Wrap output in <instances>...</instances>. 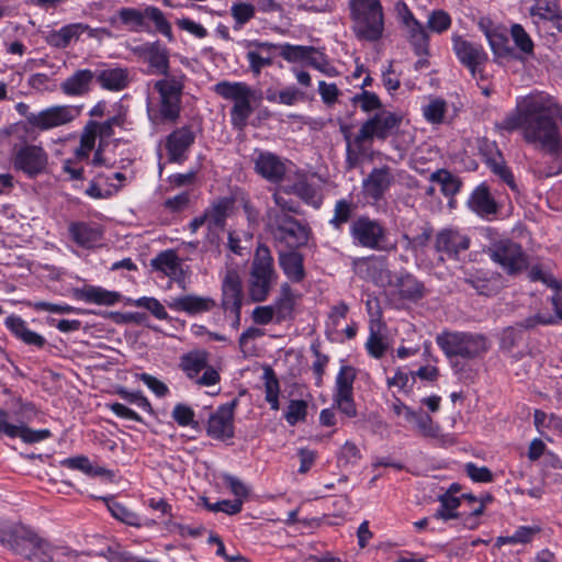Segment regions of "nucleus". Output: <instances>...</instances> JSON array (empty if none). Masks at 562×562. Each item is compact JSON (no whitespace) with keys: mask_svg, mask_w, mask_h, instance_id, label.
Segmentation results:
<instances>
[{"mask_svg":"<svg viewBox=\"0 0 562 562\" xmlns=\"http://www.w3.org/2000/svg\"><path fill=\"white\" fill-rule=\"evenodd\" d=\"M562 106L552 98L532 93L517 100L513 111L495 123L501 135L520 132L524 142L551 157L548 167L539 169L541 177L562 172Z\"/></svg>","mask_w":562,"mask_h":562,"instance_id":"obj_1","label":"nucleus"},{"mask_svg":"<svg viewBox=\"0 0 562 562\" xmlns=\"http://www.w3.org/2000/svg\"><path fill=\"white\" fill-rule=\"evenodd\" d=\"M134 53L148 64L150 74L164 76L153 85L158 100L156 105L148 106L149 119L154 123H176L181 112L186 76L169 72V52L158 41L138 46Z\"/></svg>","mask_w":562,"mask_h":562,"instance_id":"obj_2","label":"nucleus"},{"mask_svg":"<svg viewBox=\"0 0 562 562\" xmlns=\"http://www.w3.org/2000/svg\"><path fill=\"white\" fill-rule=\"evenodd\" d=\"M27 135L26 124H9L0 128V147L11 148V162L15 170L35 178L46 171L49 158L43 146L27 144Z\"/></svg>","mask_w":562,"mask_h":562,"instance_id":"obj_3","label":"nucleus"},{"mask_svg":"<svg viewBox=\"0 0 562 562\" xmlns=\"http://www.w3.org/2000/svg\"><path fill=\"white\" fill-rule=\"evenodd\" d=\"M357 371L351 366H341L336 380L333 393L331 407L323 408L318 416L322 427H335L337 425L336 409L348 418L357 416V406L353 400V383Z\"/></svg>","mask_w":562,"mask_h":562,"instance_id":"obj_4","label":"nucleus"},{"mask_svg":"<svg viewBox=\"0 0 562 562\" xmlns=\"http://www.w3.org/2000/svg\"><path fill=\"white\" fill-rule=\"evenodd\" d=\"M352 30L359 40L379 41L384 31V15L380 0H350Z\"/></svg>","mask_w":562,"mask_h":562,"instance_id":"obj_5","label":"nucleus"},{"mask_svg":"<svg viewBox=\"0 0 562 562\" xmlns=\"http://www.w3.org/2000/svg\"><path fill=\"white\" fill-rule=\"evenodd\" d=\"M221 98L233 102L231 122L237 130H244L257 101L256 92L245 82L221 81L214 86Z\"/></svg>","mask_w":562,"mask_h":562,"instance_id":"obj_6","label":"nucleus"},{"mask_svg":"<svg viewBox=\"0 0 562 562\" xmlns=\"http://www.w3.org/2000/svg\"><path fill=\"white\" fill-rule=\"evenodd\" d=\"M436 342L448 357L474 359L488 349L485 336L463 331H443L436 337Z\"/></svg>","mask_w":562,"mask_h":562,"instance_id":"obj_7","label":"nucleus"},{"mask_svg":"<svg viewBox=\"0 0 562 562\" xmlns=\"http://www.w3.org/2000/svg\"><path fill=\"white\" fill-rule=\"evenodd\" d=\"M117 18L121 24L131 32L148 31L149 25L146 22V19H148L154 23L157 32L166 36L169 42L173 41L171 24L157 7L147 5L144 10L124 7L117 11Z\"/></svg>","mask_w":562,"mask_h":562,"instance_id":"obj_8","label":"nucleus"},{"mask_svg":"<svg viewBox=\"0 0 562 562\" xmlns=\"http://www.w3.org/2000/svg\"><path fill=\"white\" fill-rule=\"evenodd\" d=\"M19 114L26 117L29 130L34 128L40 132L53 130L72 122L78 115V111L71 105H54L46 108L37 113L30 112V106L24 102L15 105Z\"/></svg>","mask_w":562,"mask_h":562,"instance_id":"obj_9","label":"nucleus"},{"mask_svg":"<svg viewBox=\"0 0 562 562\" xmlns=\"http://www.w3.org/2000/svg\"><path fill=\"white\" fill-rule=\"evenodd\" d=\"M210 353L204 349H196L184 353L180 358V368L186 375L201 386H212L220 382L218 371L209 364Z\"/></svg>","mask_w":562,"mask_h":562,"instance_id":"obj_10","label":"nucleus"},{"mask_svg":"<svg viewBox=\"0 0 562 562\" xmlns=\"http://www.w3.org/2000/svg\"><path fill=\"white\" fill-rule=\"evenodd\" d=\"M452 41L453 50L459 61L469 69L472 78L477 82L487 81L490 79V75L486 71L488 55L484 48L460 36H453Z\"/></svg>","mask_w":562,"mask_h":562,"instance_id":"obj_11","label":"nucleus"},{"mask_svg":"<svg viewBox=\"0 0 562 562\" xmlns=\"http://www.w3.org/2000/svg\"><path fill=\"white\" fill-rule=\"evenodd\" d=\"M0 541L8 544L15 553L26 560H41V554L46 550L47 541L41 538L33 529L25 526L14 527L9 536L1 535Z\"/></svg>","mask_w":562,"mask_h":562,"instance_id":"obj_12","label":"nucleus"},{"mask_svg":"<svg viewBox=\"0 0 562 562\" xmlns=\"http://www.w3.org/2000/svg\"><path fill=\"white\" fill-rule=\"evenodd\" d=\"M402 123V116L395 112L381 110L366 120L357 134L358 143L385 140Z\"/></svg>","mask_w":562,"mask_h":562,"instance_id":"obj_13","label":"nucleus"},{"mask_svg":"<svg viewBox=\"0 0 562 562\" xmlns=\"http://www.w3.org/2000/svg\"><path fill=\"white\" fill-rule=\"evenodd\" d=\"M350 236L355 244L373 249L386 250L384 245L386 231L384 226L376 220L368 216H359L350 225Z\"/></svg>","mask_w":562,"mask_h":562,"instance_id":"obj_14","label":"nucleus"},{"mask_svg":"<svg viewBox=\"0 0 562 562\" xmlns=\"http://www.w3.org/2000/svg\"><path fill=\"white\" fill-rule=\"evenodd\" d=\"M490 257L510 276L527 267L521 247L512 240H499L488 248Z\"/></svg>","mask_w":562,"mask_h":562,"instance_id":"obj_15","label":"nucleus"},{"mask_svg":"<svg viewBox=\"0 0 562 562\" xmlns=\"http://www.w3.org/2000/svg\"><path fill=\"white\" fill-rule=\"evenodd\" d=\"M293 387L296 391L297 397H295L294 392L291 391L283 409V418L292 427L307 422L308 407L313 400L306 386L294 384Z\"/></svg>","mask_w":562,"mask_h":562,"instance_id":"obj_16","label":"nucleus"},{"mask_svg":"<svg viewBox=\"0 0 562 562\" xmlns=\"http://www.w3.org/2000/svg\"><path fill=\"white\" fill-rule=\"evenodd\" d=\"M471 238L461 229L447 227L436 235L435 249L449 258H457L470 248Z\"/></svg>","mask_w":562,"mask_h":562,"instance_id":"obj_17","label":"nucleus"},{"mask_svg":"<svg viewBox=\"0 0 562 562\" xmlns=\"http://www.w3.org/2000/svg\"><path fill=\"white\" fill-rule=\"evenodd\" d=\"M243 45L247 49L246 58L255 75H259L262 68L270 66L279 53L278 45L268 42L245 41Z\"/></svg>","mask_w":562,"mask_h":562,"instance_id":"obj_18","label":"nucleus"},{"mask_svg":"<svg viewBox=\"0 0 562 562\" xmlns=\"http://www.w3.org/2000/svg\"><path fill=\"white\" fill-rule=\"evenodd\" d=\"M195 140V134L191 126H181L170 133L166 139L168 159L171 162H182L187 159V153Z\"/></svg>","mask_w":562,"mask_h":562,"instance_id":"obj_19","label":"nucleus"},{"mask_svg":"<svg viewBox=\"0 0 562 562\" xmlns=\"http://www.w3.org/2000/svg\"><path fill=\"white\" fill-rule=\"evenodd\" d=\"M48 429L34 430L23 424L14 425L9 423L8 412L0 409V437L21 438L26 443H35L50 437Z\"/></svg>","mask_w":562,"mask_h":562,"instance_id":"obj_20","label":"nucleus"},{"mask_svg":"<svg viewBox=\"0 0 562 562\" xmlns=\"http://www.w3.org/2000/svg\"><path fill=\"white\" fill-rule=\"evenodd\" d=\"M283 192L293 193L303 199L311 201L315 196V190L307 183L306 175L296 170L291 162L283 161Z\"/></svg>","mask_w":562,"mask_h":562,"instance_id":"obj_21","label":"nucleus"},{"mask_svg":"<svg viewBox=\"0 0 562 562\" xmlns=\"http://www.w3.org/2000/svg\"><path fill=\"white\" fill-rule=\"evenodd\" d=\"M71 294L77 301L88 304L112 306L121 301L122 295L115 291H109L101 286L85 283L81 288H72Z\"/></svg>","mask_w":562,"mask_h":562,"instance_id":"obj_22","label":"nucleus"},{"mask_svg":"<svg viewBox=\"0 0 562 562\" xmlns=\"http://www.w3.org/2000/svg\"><path fill=\"white\" fill-rule=\"evenodd\" d=\"M234 405H223L213 413L207 423V434L215 439H227L234 435Z\"/></svg>","mask_w":562,"mask_h":562,"instance_id":"obj_23","label":"nucleus"},{"mask_svg":"<svg viewBox=\"0 0 562 562\" xmlns=\"http://www.w3.org/2000/svg\"><path fill=\"white\" fill-rule=\"evenodd\" d=\"M85 32H89L90 36L93 35V30L88 24L71 23L49 32L45 40L49 46L61 49L78 41Z\"/></svg>","mask_w":562,"mask_h":562,"instance_id":"obj_24","label":"nucleus"},{"mask_svg":"<svg viewBox=\"0 0 562 562\" xmlns=\"http://www.w3.org/2000/svg\"><path fill=\"white\" fill-rule=\"evenodd\" d=\"M166 303L171 310L190 315L209 312L215 306V301L212 297L193 294L171 297Z\"/></svg>","mask_w":562,"mask_h":562,"instance_id":"obj_25","label":"nucleus"},{"mask_svg":"<svg viewBox=\"0 0 562 562\" xmlns=\"http://www.w3.org/2000/svg\"><path fill=\"white\" fill-rule=\"evenodd\" d=\"M310 236L311 229L306 222L283 213V243L290 248H299L307 244Z\"/></svg>","mask_w":562,"mask_h":562,"instance_id":"obj_26","label":"nucleus"},{"mask_svg":"<svg viewBox=\"0 0 562 562\" xmlns=\"http://www.w3.org/2000/svg\"><path fill=\"white\" fill-rule=\"evenodd\" d=\"M551 295L549 300L551 302L552 308L555 313L554 316L551 315H541L537 314L535 316L526 318L521 326L524 328H533L537 325H551L557 322V319L562 321V283H548Z\"/></svg>","mask_w":562,"mask_h":562,"instance_id":"obj_27","label":"nucleus"},{"mask_svg":"<svg viewBox=\"0 0 562 562\" xmlns=\"http://www.w3.org/2000/svg\"><path fill=\"white\" fill-rule=\"evenodd\" d=\"M393 181L394 177L390 167L384 166L381 168H374L363 180V189L368 196L379 200L390 188Z\"/></svg>","mask_w":562,"mask_h":562,"instance_id":"obj_28","label":"nucleus"},{"mask_svg":"<svg viewBox=\"0 0 562 562\" xmlns=\"http://www.w3.org/2000/svg\"><path fill=\"white\" fill-rule=\"evenodd\" d=\"M95 80L109 91H122L130 83V70L125 67H106L95 72Z\"/></svg>","mask_w":562,"mask_h":562,"instance_id":"obj_29","label":"nucleus"},{"mask_svg":"<svg viewBox=\"0 0 562 562\" xmlns=\"http://www.w3.org/2000/svg\"><path fill=\"white\" fill-rule=\"evenodd\" d=\"M95 72L90 69H78L60 85L61 91L68 97H79L87 94L93 80Z\"/></svg>","mask_w":562,"mask_h":562,"instance_id":"obj_30","label":"nucleus"},{"mask_svg":"<svg viewBox=\"0 0 562 562\" xmlns=\"http://www.w3.org/2000/svg\"><path fill=\"white\" fill-rule=\"evenodd\" d=\"M71 239L80 247H94L102 238V231L97 225L86 222H71L68 226Z\"/></svg>","mask_w":562,"mask_h":562,"instance_id":"obj_31","label":"nucleus"},{"mask_svg":"<svg viewBox=\"0 0 562 562\" xmlns=\"http://www.w3.org/2000/svg\"><path fill=\"white\" fill-rule=\"evenodd\" d=\"M530 15L537 24L551 22L554 27L562 31V16L555 0H536L530 8Z\"/></svg>","mask_w":562,"mask_h":562,"instance_id":"obj_32","label":"nucleus"},{"mask_svg":"<svg viewBox=\"0 0 562 562\" xmlns=\"http://www.w3.org/2000/svg\"><path fill=\"white\" fill-rule=\"evenodd\" d=\"M151 262L155 269L161 271L164 277L172 281H179L184 278L182 260L173 250L160 252Z\"/></svg>","mask_w":562,"mask_h":562,"instance_id":"obj_33","label":"nucleus"},{"mask_svg":"<svg viewBox=\"0 0 562 562\" xmlns=\"http://www.w3.org/2000/svg\"><path fill=\"white\" fill-rule=\"evenodd\" d=\"M468 204L472 211L481 216L494 215L497 212V204L485 183L475 188Z\"/></svg>","mask_w":562,"mask_h":562,"instance_id":"obj_34","label":"nucleus"},{"mask_svg":"<svg viewBox=\"0 0 562 562\" xmlns=\"http://www.w3.org/2000/svg\"><path fill=\"white\" fill-rule=\"evenodd\" d=\"M233 206V200L228 198H222L214 201L205 211L204 220L210 231H223L226 223L228 211Z\"/></svg>","mask_w":562,"mask_h":562,"instance_id":"obj_35","label":"nucleus"},{"mask_svg":"<svg viewBox=\"0 0 562 562\" xmlns=\"http://www.w3.org/2000/svg\"><path fill=\"white\" fill-rule=\"evenodd\" d=\"M255 170L269 182L278 183L281 179V160L274 154L260 153L255 159Z\"/></svg>","mask_w":562,"mask_h":562,"instance_id":"obj_36","label":"nucleus"},{"mask_svg":"<svg viewBox=\"0 0 562 562\" xmlns=\"http://www.w3.org/2000/svg\"><path fill=\"white\" fill-rule=\"evenodd\" d=\"M5 326L10 331L26 345L42 348L46 340L40 334L31 330L26 323L19 316L11 315L5 319Z\"/></svg>","mask_w":562,"mask_h":562,"instance_id":"obj_37","label":"nucleus"},{"mask_svg":"<svg viewBox=\"0 0 562 562\" xmlns=\"http://www.w3.org/2000/svg\"><path fill=\"white\" fill-rule=\"evenodd\" d=\"M356 271L360 278L383 280L389 278L385 261L382 258L370 257L358 259L355 262Z\"/></svg>","mask_w":562,"mask_h":562,"instance_id":"obj_38","label":"nucleus"},{"mask_svg":"<svg viewBox=\"0 0 562 562\" xmlns=\"http://www.w3.org/2000/svg\"><path fill=\"white\" fill-rule=\"evenodd\" d=\"M392 304L400 306L407 301H416L423 296V283H387Z\"/></svg>","mask_w":562,"mask_h":562,"instance_id":"obj_39","label":"nucleus"},{"mask_svg":"<svg viewBox=\"0 0 562 562\" xmlns=\"http://www.w3.org/2000/svg\"><path fill=\"white\" fill-rule=\"evenodd\" d=\"M223 307L226 312L234 314L233 326L237 328L240 323L241 289L240 283H224Z\"/></svg>","mask_w":562,"mask_h":562,"instance_id":"obj_40","label":"nucleus"},{"mask_svg":"<svg viewBox=\"0 0 562 562\" xmlns=\"http://www.w3.org/2000/svg\"><path fill=\"white\" fill-rule=\"evenodd\" d=\"M251 273L257 281L270 280L272 276V258L267 247L259 246L257 248Z\"/></svg>","mask_w":562,"mask_h":562,"instance_id":"obj_41","label":"nucleus"},{"mask_svg":"<svg viewBox=\"0 0 562 562\" xmlns=\"http://www.w3.org/2000/svg\"><path fill=\"white\" fill-rule=\"evenodd\" d=\"M407 422L414 424L415 430L423 437L437 438L439 436V425L436 424L432 418L422 409L413 411Z\"/></svg>","mask_w":562,"mask_h":562,"instance_id":"obj_42","label":"nucleus"},{"mask_svg":"<svg viewBox=\"0 0 562 562\" xmlns=\"http://www.w3.org/2000/svg\"><path fill=\"white\" fill-rule=\"evenodd\" d=\"M541 531L539 526H520L512 536H501L496 539V546L526 544L532 541L533 537Z\"/></svg>","mask_w":562,"mask_h":562,"instance_id":"obj_43","label":"nucleus"},{"mask_svg":"<svg viewBox=\"0 0 562 562\" xmlns=\"http://www.w3.org/2000/svg\"><path fill=\"white\" fill-rule=\"evenodd\" d=\"M265 398L270 407L274 411L279 409V380L271 368H265L263 374Z\"/></svg>","mask_w":562,"mask_h":562,"instance_id":"obj_44","label":"nucleus"},{"mask_svg":"<svg viewBox=\"0 0 562 562\" xmlns=\"http://www.w3.org/2000/svg\"><path fill=\"white\" fill-rule=\"evenodd\" d=\"M429 180L439 183L442 193L447 196H452L458 193L461 187L460 180L446 169H439L432 172Z\"/></svg>","mask_w":562,"mask_h":562,"instance_id":"obj_45","label":"nucleus"},{"mask_svg":"<svg viewBox=\"0 0 562 562\" xmlns=\"http://www.w3.org/2000/svg\"><path fill=\"white\" fill-rule=\"evenodd\" d=\"M440 507L437 509L435 517L442 520L458 518L459 514L457 508L460 506V498L453 496L450 492L442 494L439 497Z\"/></svg>","mask_w":562,"mask_h":562,"instance_id":"obj_46","label":"nucleus"},{"mask_svg":"<svg viewBox=\"0 0 562 562\" xmlns=\"http://www.w3.org/2000/svg\"><path fill=\"white\" fill-rule=\"evenodd\" d=\"M256 8L249 2L237 1L231 7V15L234 19V29L239 30L255 18Z\"/></svg>","mask_w":562,"mask_h":562,"instance_id":"obj_47","label":"nucleus"},{"mask_svg":"<svg viewBox=\"0 0 562 562\" xmlns=\"http://www.w3.org/2000/svg\"><path fill=\"white\" fill-rule=\"evenodd\" d=\"M76 558V552L68 547L52 546L47 542L46 550L41 554L40 562H70Z\"/></svg>","mask_w":562,"mask_h":562,"instance_id":"obj_48","label":"nucleus"},{"mask_svg":"<svg viewBox=\"0 0 562 562\" xmlns=\"http://www.w3.org/2000/svg\"><path fill=\"white\" fill-rule=\"evenodd\" d=\"M283 271L290 279L302 280L305 276L303 257L299 252L283 255Z\"/></svg>","mask_w":562,"mask_h":562,"instance_id":"obj_49","label":"nucleus"},{"mask_svg":"<svg viewBox=\"0 0 562 562\" xmlns=\"http://www.w3.org/2000/svg\"><path fill=\"white\" fill-rule=\"evenodd\" d=\"M108 508L115 519L133 527L140 526L138 515L128 509L127 507H125L124 505L117 502H112L108 504Z\"/></svg>","mask_w":562,"mask_h":562,"instance_id":"obj_50","label":"nucleus"},{"mask_svg":"<svg viewBox=\"0 0 562 562\" xmlns=\"http://www.w3.org/2000/svg\"><path fill=\"white\" fill-rule=\"evenodd\" d=\"M313 54H315V48L312 46L283 45V58L291 63L304 61L308 64Z\"/></svg>","mask_w":562,"mask_h":562,"instance_id":"obj_51","label":"nucleus"},{"mask_svg":"<svg viewBox=\"0 0 562 562\" xmlns=\"http://www.w3.org/2000/svg\"><path fill=\"white\" fill-rule=\"evenodd\" d=\"M447 112V103L441 99H432L423 108L425 119L432 124L442 123Z\"/></svg>","mask_w":562,"mask_h":562,"instance_id":"obj_52","label":"nucleus"},{"mask_svg":"<svg viewBox=\"0 0 562 562\" xmlns=\"http://www.w3.org/2000/svg\"><path fill=\"white\" fill-rule=\"evenodd\" d=\"M407 30L409 33V41L415 47L416 54H425L428 46V35L423 25L419 22L413 23L412 26H407Z\"/></svg>","mask_w":562,"mask_h":562,"instance_id":"obj_53","label":"nucleus"},{"mask_svg":"<svg viewBox=\"0 0 562 562\" xmlns=\"http://www.w3.org/2000/svg\"><path fill=\"white\" fill-rule=\"evenodd\" d=\"M355 204L351 201H347L341 199L336 202L334 209V216L330 220V224L336 228H340V226L349 221L355 210Z\"/></svg>","mask_w":562,"mask_h":562,"instance_id":"obj_54","label":"nucleus"},{"mask_svg":"<svg viewBox=\"0 0 562 562\" xmlns=\"http://www.w3.org/2000/svg\"><path fill=\"white\" fill-rule=\"evenodd\" d=\"M355 104H359L360 109L366 112H373L381 110L382 102L380 98L371 91L362 90L360 93L352 98Z\"/></svg>","mask_w":562,"mask_h":562,"instance_id":"obj_55","label":"nucleus"},{"mask_svg":"<svg viewBox=\"0 0 562 562\" xmlns=\"http://www.w3.org/2000/svg\"><path fill=\"white\" fill-rule=\"evenodd\" d=\"M345 138L347 140V164L349 168L356 167L361 157L366 154L367 149L364 147L366 143H358L357 135L353 140L350 142V134L346 133Z\"/></svg>","mask_w":562,"mask_h":562,"instance_id":"obj_56","label":"nucleus"},{"mask_svg":"<svg viewBox=\"0 0 562 562\" xmlns=\"http://www.w3.org/2000/svg\"><path fill=\"white\" fill-rule=\"evenodd\" d=\"M61 464L68 469L79 470L88 475H98L101 473L100 469H95L89 459L85 456H77L67 458L61 461Z\"/></svg>","mask_w":562,"mask_h":562,"instance_id":"obj_57","label":"nucleus"},{"mask_svg":"<svg viewBox=\"0 0 562 562\" xmlns=\"http://www.w3.org/2000/svg\"><path fill=\"white\" fill-rule=\"evenodd\" d=\"M431 235L432 228L430 225H425L422 228V233L414 237H409L408 235L405 234L403 235V239L406 241L405 248L414 251L424 249L428 245Z\"/></svg>","mask_w":562,"mask_h":562,"instance_id":"obj_58","label":"nucleus"},{"mask_svg":"<svg viewBox=\"0 0 562 562\" xmlns=\"http://www.w3.org/2000/svg\"><path fill=\"white\" fill-rule=\"evenodd\" d=\"M512 37L516 46L526 54L533 52V43L524 27L519 24H514L510 30Z\"/></svg>","mask_w":562,"mask_h":562,"instance_id":"obj_59","label":"nucleus"},{"mask_svg":"<svg viewBox=\"0 0 562 562\" xmlns=\"http://www.w3.org/2000/svg\"><path fill=\"white\" fill-rule=\"evenodd\" d=\"M137 378L158 397L169 394V387L165 382L148 373H140Z\"/></svg>","mask_w":562,"mask_h":562,"instance_id":"obj_60","label":"nucleus"},{"mask_svg":"<svg viewBox=\"0 0 562 562\" xmlns=\"http://www.w3.org/2000/svg\"><path fill=\"white\" fill-rule=\"evenodd\" d=\"M135 305L138 307H144L148 310L156 318L158 319H167L168 314L164 307V305L154 297H140L135 301Z\"/></svg>","mask_w":562,"mask_h":562,"instance_id":"obj_61","label":"nucleus"},{"mask_svg":"<svg viewBox=\"0 0 562 562\" xmlns=\"http://www.w3.org/2000/svg\"><path fill=\"white\" fill-rule=\"evenodd\" d=\"M263 336V331L258 327H249L239 338V347L244 355H251L254 352L252 341Z\"/></svg>","mask_w":562,"mask_h":562,"instance_id":"obj_62","label":"nucleus"},{"mask_svg":"<svg viewBox=\"0 0 562 562\" xmlns=\"http://www.w3.org/2000/svg\"><path fill=\"white\" fill-rule=\"evenodd\" d=\"M360 449L356 443L346 441L338 453V461L344 464H355L361 459Z\"/></svg>","mask_w":562,"mask_h":562,"instance_id":"obj_63","label":"nucleus"},{"mask_svg":"<svg viewBox=\"0 0 562 562\" xmlns=\"http://www.w3.org/2000/svg\"><path fill=\"white\" fill-rule=\"evenodd\" d=\"M172 418L179 426H191L194 424V412L190 406L179 403L173 407Z\"/></svg>","mask_w":562,"mask_h":562,"instance_id":"obj_64","label":"nucleus"}]
</instances>
